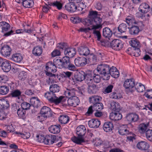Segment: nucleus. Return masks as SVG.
I'll return each mask as SVG.
<instances>
[{
    "mask_svg": "<svg viewBox=\"0 0 152 152\" xmlns=\"http://www.w3.org/2000/svg\"><path fill=\"white\" fill-rule=\"evenodd\" d=\"M80 102L79 99L76 96L69 97L67 100L68 105L74 107L78 105Z\"/></svg>",
    "mask_w": 152,
    "mask_h": 152,
    "instance_id": "nucleus-11",
    "label": "nucleus"
},
{
    "mask_svg": "<svg viewBox=\"0 0 152 152\" xmlns=\"http://www.w3.org/2000/svg\"><path fill=\"white\" fill-rule=\"evenodd\" d=\"M21 94V92L20 90L17 89L12 91L11 94V95L12 97H18V99H19Z\"/></svg>",
    "mask_w": 152,
    "mask_h": 152,
    "instance_id": "nucleus-53",
    "label": "nucleus"
},
{
    "mask_svg": "<svg viewBox=\"0 0 152 152\" xmlns=\"http://www.w3.org/2000/svg\"><path fill=\"white\" fill-rule=\"evenodd\" d=\"M74 62L76 66H83L86 64L87 59L83 57H77L75 59Z\"/></svg>",
    "mask_w": 152,
    "mask_h": 152,
    "instance_id": "nucleus-15",
    "label": "nucleus"
},
{
    "mask_svg": "<svg viewBox=\"0 0 152 152\" xmlns=\"http://www.w3.org/2000/svg\"><path fill=\"white\" fill-rule=\"evenodd\" d=\"M97 88L96 85L94 84L88 85V91L90 94H94L96 93Z\"/></svg>",
    "mask_w": 152,
    "mask_h": 152,
    "instance_id": "nucleus-38",
    "label": "nucleus"
},
{
    "mask_svg": "<svg viewBox=\"0 0 152 152\" xmlns=\"http://www.w3.org/2000/svg\"><path fill=\"white\" fill-rule=\"evenodd\" d=\"M6 129L8 133L13 132V134H14V132H15L14 131L15 130V128L12 124L7 126Z\"/></svg>",
    "mask_w": 152,
    "mask_h": 152,
    "instance_id": "nucleus-64",
    "label": "nucleus"
},
{
    "mask_svg": "<svg viewBox=\"0 0 152 152\" xmlns=\"http://www.w3.org/2000/svg\"><path fill=\"white\" fill-rule=\"evenodd\" d=\"M129 31L132 35H135L137 34L140 32V28L135 25H133L129 28Z\"/></svg>",
    "mask_w": 152,
    "mask_h": 152,
    "instance_id": "nucleus-39",
    "label": "nucleus"
},
{
    "mask_svg": "<svg viewBox=\"0 0 152 152\" xmlns=\"http://www.w3.org/2000/svg\"><path fill=\"white\" fill-rule=\"evenodd\" d=\"M135 86V82L134 79L132 78L127 79L125 81L124 86L125 89L130 90L132 88Z\"/></svg>",
    "mask_w": 152,
    "mask_h": 152,
    "instance_id": "nucleus-14",
    "label": "nucleus"
},
{
    "mask_svg": "<svg viewBox=\"0 0 152 152\" xmlns=\"http://www.w3.org/2000/svg\"><path fill=\"white\" fill-rule=\"evenodd\" d=\"M71 71H75L77 69L76 67L72 63L71 61L68 64L67 66L65 68Z\"/></svg>",
    "mask_w": 152,
    "mask_h": 152,
    "instance_id": "nucleus-55",
    "label": "nucleus"
},
{
    "mask_svg": "<svg viewBox=\"0 0 152 152\" xmlns=\"http://www.w3.org/2000/svg\"><path fill=\"white\" fill-rule=\"evenodd\" d=\"M1 66L2 69L5 72L9 71L11 69V66L9 61L6 60H4L2 61Z\"/></svg>",
    "mask_w": 152,
    "mask_h": 152,
    "instance_id": "nucleus-19",
    "label": "nucleus"
},
{
    "mask_svg": "<svg viewBox=\"0 0 152 152\" xmlns=\"http://www.w3.org/2000/svg\"><path fill=\"white\" fill-rule=\"evenodd\" d=\"M111 75L112 77L117 78H118L119 75V73L117 69L115 67L112 66L110 70L109 76Z\"/></svg>",
    "mask_w": 152,
    "mask_h": 152,
    "instance_id": "nucleus-27",
    "label": "nucleus"
},
{
    "mask_svg": "<svg viewBox=\"0 0 152 152\" xmlns=\"http://www.w3.org/2000/svg\"><path fill=\"white\" fill-rule=\"evenodd\" d=\"M102 99V97L98 95H93L90 97L89 98V102L94 105L99 102Z\"/></svg>",
    "mask_w": 152,
    "mask_h": 152,
    "instance_id": "nucleus-23",
    "label": "nucleus"
},
{
    "mask_svg": "<svg viewBox=\"0 0 152 152\" xmlns=\"http://www.w3.org/2000/svg\"><path fill=\"white\" fill-rule=\"evenodd\" d=\"M123 43L120 39H115L112 41L110 43L111 47L114 50L118 51L123 47Z\"/></svg>",
    "mask_w": 152,
    "mask_h": 152,
    "instance_id": "nucleus-9",
    "label": "nucleus"
},
{
    "mask_svg": "<svg viewBox=\"0 0 152 152\" xmlns=\"http://www.w3.org/2000/svg\"><path fill=\"white\" fill-rule=\"evenodd\" d=\"M97 12L96 11H91L90 12L89 16V17L88 19L92 18L94 19L95 17H98Z\"/></svg>",
    "mask_w": 152,
    "mask_h": 152,
    "instance_id": "nucleus-61",
    "label": "nucleus"
},
{
    "mask_svg": "<svg viewBox=\"0 0 152 152\" xmlns=\"http://www.w3.org/2000/svg\"><path fill=\"white\" fill-rule=\"evenodd\" d=\"M100 122L98 119H92L88 122L89 126L91 128H96L99 126Z\"/></svg>",
    "mask_w": 152,
    "mask_h": 152,
    "instance_id": "nucleus-21",
    "label": "nucleus"
},
{
    "mask_svg": "<svg viewBox=\"0 0 152 152\" xmlns=\"http://www.w3.org/2000/svg\"><path fill=\"white\" fill-rule=\"evenodd\" d=\"M34 5L33 0H25L23 3V6L25 7H30Z\"/></svg>",
    "mask_w": 152,
    "mask_h": 152,
    "instance_id": "nucleus-52",
    "label": "nucleus"
},
{
    "mask_svg": "<svg viewBox=\"0 0 152 152\" xmlns=\"http://www.w3.org/2000/svg\"><path fill=\"white\" fill-rule=\"evenodd\" d=\"M33 53L36 56H40L42 53V47L38 46L34 48L32 50Z\"/></svg>",
    "mask_w": 152,
    "mask_h": 152,
    "instance_id": "nucleus-46",
    "label": "nucleus"
},
{
    "mask_svg": "<svg viewBox=\"0 0 152 152\" xmlns=\"http://www.w3.org/2000/svg\"><path fill=\"white\" fill-rule=\"evenodd\" d=\"M150 7L146 3H142L140 6L139 8V11L141 12L145 13L149 11Z\"/></svg>",
    "mask_w": 152,
    "mask_h": 152,
    "instance_id": "nucleus-30",
    "label": "nucleus"
},
{
    "mask_svg": "<svg viewBox=\"0 0 152 152\" xmlns=\"http://www.w3.org/2000/svg\"><path fill=\"white\" fill-rule=\"evenodd\" d=\"M31 105L30 104L25 102H22L21 104V108L25 110L29 109Z\"/></svg>",
    "mask_w": 152,
    "mask_h": 152,
    "instance_id": "nucleus-58",
    "label": "nucleus"
},
{
    "mask_svg": "<svg viewBox=\"0 0 152 152\" xmlns=\"http://www.w3.org/2000/svg\"><path fill=\"white\" fill-rule=\"evenodd\" d=\"M118 132L121 135H128L130 133L127 130L126 126L124 125L121 126L119 129Z\"/></svg>",
    "mask_w": 152,
    "mask_h": 152,
    "instance_id": "nucleus-40",
    "label": "nucleus"
},
{
    "mask_svg": "<svg viewBox=\"0 0 152 152\" xmlns=\"http://www.w3.org/2000/svg\"><path fill=\"white\" fill-rule=\"evenodd\" d=\"M76 91V90L74 88L67 89L65 91V93L66 96L69 98L72 96H76L75 95Z\"/></svg>",
    "mask_w": 152,
    "mask_h": 152,
    "instance_id": "nucleus-42",
    "label": "nucleus"
},
{
    "mask_svg": "<svg viewBox=\"0 0 152 152\" xmlns=\"http://www.w3.org/2000/svg\"><path fill=\"white\" fill-rule=\"evenodd\" d=\"M86 127L83 125H80L78 126L76 128V134L79 137H72L71 140L74 142L78 144L84 145L86 143V141L82 137L84 136L86 132Z\"/></svg>",
    "mask_w": 152,
    "mask_h": 152,
    "instance_id": "nucleus-2",
    "label": "nucleus"
},
{
    "mask_svg": "<svg viewBox=\"0 0 152 152\" xmlns=\"http://www.w3.org/2000/svg\"><path fill=\"white\" fill-rule=\"evenodd\" d=\"M118 29L119 32L121 33H124L127 31V26L126 24L122 23L119 26Z\"/></svg>",
    "mask_w": 152,
    "mask_h": 152,
    "instance_id": "nucleus-51",
    "label": "nucleus"
},
{
    "mask_svg": "<svg viewBox=\"0 0 152 152\" xmlns=\"http://www.w3.org/2000/svg\"><path fill=\"white\" fill-rule=\"evenodd\" d=\"M9 91V86H2L0 87V94L5 95L7 94Z\"/></svg>",
    "mask_w": 152,
    "mask_h": 152,
    "instance_id": "nucleus-48",
    "label": "nucleus"
},
{
    "mask_svg": "<svg viewBox=\"0 0 152 152\" xmlns=\"http://www.w3.org/2000/svg\"><path fill=\"white\" fill-rule=\"evenodd\" d=\"M137 148L141 150H146L149 148L148 144L145 141H141L139 142L137 144Z\"/></svg>",
    "mask_w": 152,
    "mask_h": 152,
    "instance_id": "nucleus-20",
    "label": "nucleus"
},
{
    "mask_svg": "<svg viewBox=\"0 0 152 152\" xmlns=\"http://www.w3.org/2000/svg\"><path fill=\"white\" fill-rule=\"evenodd\" d=\"M30 103L31 105L37 107L39 105L40 101L37 97H32L30 99Z\"/></svg>",
    "mask_w": 152,
    "mask_h": 152,
    "instance_id": "nucleus-37",
    "label": "nucleus"
},
{
    "mask_svg": "<svg viewBox=\"0 0 152 152\" xmlns=\"http://www.w3.org/2000/svg\"><path fill=\"white\" fill-rule=\"evenodd\" d=\"M56 142V137L55 135H47L45 139V144L50 145Z\"/></svg>",
    "mask_w": 152,
    "mask_h": 152,
    "instance_id": "nucleus-12",
    "label": "nucleus"
},
{
    "mask_svg": "<svg viewBox=\"0 0 152 152\" xmlns=\"http://www.w3.org/2000/svg\"><path fill=\"white\" fill-rule=\"evenodd\" d=\"M27 77V74L24 71L20 72L18 76L19 79L21 80H25Z\"/></svg>",
    "mask_w": 152,
    "mask_h": 152,
    "instance_id": "nucleus-57",
    "label": "nucleus"
},
{
    "mask_svg": "<svg viewBox=\"0 0 152 152\" xmlns=\"http://www.w3.org/2000/svg\"><path fill=\"white\" fill-rule=\"evenodd\" d=\"M14 108H15L17 110V114L18 116L20 118H23L25 116L26 114L25 110L22 108L17 109V106L15 105L14 107Z\"/></svg>",
    "mask_w": 152,
    "mask_h": 152,
    "instance_id": "nucleus-45",
    "label": "nucleus"
},
{
    "mask_svg": "<svg viewBox=\"0 0 152 152\" xmlns=\"http://www.w3.org/2000/svg\"><path fill=\"white\" fill-rule=\"evenodd\" d=\"M135 87L136 90L139 92H142L145 89L144 86L140 83H137Z\"/></svg>",
    "mask_w": 152,
    "mask_h": 152,
    "instance_id": "nucleus-49",
    "label": "nucleus"
},
{
    "mask_svg": "<svg viewBox=\"0 0 152 152\" xmlns=\"http://www.w3.org/2000/svg\"><path fill=\"white\" fill-rule=\"evenodd\" d=\"M60 89V87L59 86L56 84H52L50 86V91L53 93L58 92Z\"/></svg>",
    "mask_w": 152,
    "mask_h": 152,
    "instance_id": "nucleus-44",
    "label": "nucleus"
},
{
    "mask_svg": "<svg viewBox=\"0 0 152 152\" xmlns=\"http://www.w3.org/2000/svg\"><path fill=\"white\" fill-rule=\"evenodd\" d=\"M51 6L56 7L58 10H60L62 7V4L59 1H54L51 3Z\"/></svg>",
    "mask_w": 152,
    "mask_h": 152,
    "instance_id": "nucleus-59",
    "label": "nucleus"
},
{
    "mask_svg": "<svg viewBox=\"0 0 152 152\" xmlns=\"http://www.w3.org/2000/svg\"><path fill=\"white\" fill-rule=\"evenodd\" d=\"M63 75L65 78L68 79V81L72 85H74L76 83V81L73 77L72 72L69 71L64 72Z\"/></svg>",
    "mask_w": 152,
    "mask_h": 152,
    "instance_id": "nucleus-13",
    "label": "nucleus"
},
{
    "mask_svg": "<svg viewBox=\"0 0 152 152\" xmlns=\"http://www.w3.org/2000/svg\"><path fill=\"white\" fill-rule=\"evenodd\" d=\"M65 7L67 11L71 12H75L77 9V7L73 3H68L65 6Z\"/></svg>",
    "mask_w": 152,
    "mask_h": 152,
    "instance_id": "nucleus-31",
    "label": "nucleus"
},
{
    "mask_svg": "<svg viewBox=\"0 0 152 152\" xmlns=\"http://www.w3.org/2000/svg\"><path fill=\"white\" fill-rule=\"evenodd\" d=\"M93 74V73L91 72H89L86 74L84 80L85 83L88 86L94 84Z\"/></svg>",
    "mask_w": 152,
    "mask_h": 152,
    "instance_id": "nucleus-16",
    "label": "nucleus"
},
{
    "mask_svg": "<svg viewBox=\"0 0 152 152\" xmlns=\"http://www.w3.org/2000/svg\"><path fill=\"white\" fill-rule=\"evenodd\" d=\"M112 34V31L109 28L106 27L103 29L102 35L105 38L109 39Z\"/></svg>",
    "mask_w": 152,
    "mask_h": 152,
    "instance_id": "nucleus-26",
    "label": "nucleus"
},
{
    "mask_svg": "<svg viewBox=\"0 0 152 152\" xmlns=\"http://www.w3.org/2000/svg\"><path fill=\"white\" fill-rule=\"evenodd\" d=\"M14 134H17L18 136L24 139H27L30 136V134L29 132H16Z\"/></svg>",
    "mask_w": 152,
    "mask_h": 152,
    "instance_id": "nucleus-36",
    "label": "nucleus"
},
{
    "mask_svg": "<svg viewBox=\"0 0 152 152\" xmlns=\"http://www.w3.org/2000/svg\"><path fill=\"white\" fill-rule=\"evenodd\" d=\"M102 20L101 18L99 16L94 18V19H87L85 20L84 24L86 26H89L92 25L90 27L80 28L78 31L81 32L86 33L91 29H100L102 28Z\"/></svg>",
    "mask_w": 152,
    "mask_h": 152,
    "instance_id": "nucleus-1",
    "label": "nucleus"
},
{
    "mask_svg": "<svg viewBox=\"0 0 152 152\" xmlns=\"http://www.w3.org/2000/svg\"><path fill=\"white\" fill-rule=\"evenodd\" d=\"M78 51L79 54L83 56L88 55L90 53V50L86 47H80L78 48Z\"/></svg>",
    "mask_w": 152,
    "mask_h": 152,
    "instance_id": "nucleus-24",
    "label": "nucleus"
},
{
    "mask_svg": "<svg viewBox=\"0 0 152 152\" xmlns=\"http://www.w3.org/2000/svg\"><path fill=\"white\" fill-rule=\"evenodd\" d=\"M0 27L1 29V32L4 33V36L7 37L11 35L14 34V31L12 30L7 32L10 28V25L7 22L4 21H2L0 22Z\"/></svg>",
    "mask_w": 152,
    "mask_h": 152,
    "instance_id": "nucleus-8",
    "label": "nucleus"
},
{
    "mask_svg": "<svg viewBox=\"0 0 152 152\" xmlns=\"http://www.w3.org/2000/svg\"><path fill=\"white\" fill-rule=\"evenodd\" d=\"M113 86L111 85L108 86L103 91L104 94H108L112 92Z\"/></svg>",
    "mask_w": 152,
    "mask_h": 152,
    "instance_id": "nucleus-63",
    "label": "nucleus"
},
{
    "mask_svg": "<svg viewBox=\"0 0 152 152\" xmlns=\"http://www.w3.org/2000/svg\"><path fill=\"white\" fill-rule=\"evenodd\" d=\"M145 136L148 141L152 142V130H147L145 132Z\"/></svg>",
    "mask_w": 152,
    "mask_h": 152,
    "instance_id": "nucleus-54",
    "label": "nucleus"
},
{
    "mask_svg": "<svg viewBox=\"0 0 152 152\" xmlns=\"http://www.w3.org/2000/svg\"><path fill=\"white\" fill-rule=\"evenodd\" d=\"M93 29L94 30L93 33L94 36L97 38V40H98L100 41L101 37V35L99 31L96 30L97 29Z\"/></svg>",
    "mask_w": 152,
    "mask_h": 152,
    "instance_id": "nucleus-60",
    "label": "nucleus"
},
{
    "mask_svg": "<svg viewBox=\"0 0 152 152\" xmlns=\"http://www.w3.org/2000/svg\"><path fill=\"white\" fill-rule=\"evenodd\" d=\"M110 67L109 66L105 64L99 65L97 68L96 70L98 73L101 75L104 80H107L110 77L109 76Z\"/></svg>",
    "mask_w": 152,
    "mask_h": 152,
    "instance_id": "nucleus-3",
    "label": "nucleus"
},
{
    "mask_svg": "<svg viewBox=\"0 0 152 152\" xmlns=\"http://www.w3.org/2000/svg\"><path fill=\"white\" fill-rule=\"evenodd\" d=\"M0 53L4 57H9L12 53V49L8 45H4L1 49Z\"/></svg>",
    "mask_w": 152,
    "mask_h": 152,
    "instance_id": "nucleus-10",
    "label": "nucleus"
},
{
    "mask_svg": "<svg viewBox=\"0 0 152 152\" xmlns=\"http://www.w3.org/2000/svg\"><path fill=\"white\" fill-rule=\"evenodd\" d=\"M40 113V114L37 117V119L41 121L49 117L51 114V110L49 107L43 106L41 108Z\"/></svg>",
    "mask_w": 152,
    "mask_h": 152,
    "instance_id": "nucleus-7",
    "label": "nucleus"
},
{
    "mask_svg": "<svg viewBox=\"0 0 152 152\" xmlns=\"http://www.w3.org/2000/svg\"><path fill=\"white\" fill-rule=\"evenodd\" d=\"M113 128V126L112 122H105L103 126L104 130L106 132H110Z\"/></svg>",
    "mask_w": 152,
    "mask_h": 152,
    "instance_id": "nucleus-29",
    "label": "nucleus"
},
{
    "mask_svg": "<svg viewBox=\"0 0 152 152\" xmlns=\"http://www.w3.org/2000/svg\"><path fill=\"white\" fill-rule=\"evenodd\" d=\"M44 96L49 102L54 103L56 104H58L64 102V97L62 96H61L59 97H57L54 93L50 91L45 93Z\"/></svg>",
    "mask_w": 152,
    "mask_h": 152,
    "instance_id": "nucleus-4",
    "label": "nucleus"
},
{
    "mask_svg": "<svg viewBox=\"0 0 152 152\" xmlns=\"http://www.w3.org/2000/svg\"><path fill=\"white\" fill-rule=\"evenodd\" d=\"M10 105L8 101L3 99H0V108L1 109H7Z\"/></svg>",
    "mask_w": 152,
    "mask_h": 152,
    "instance_id": "nucleus-35",
    "label": "nucleus"
},
{
    "mask_svg": "<svg viewBox=\"0 0 152 152\" xmlns=\"http://www.w3.org/2000/svg\"><path fill=\"white\" fill-rule=\"evenodd\" d=\"M57 67V66L54 62V59L53 60V63L52 61H50L46 64V70L45 71L47 75L50 76V78H49V80L50 81L52 79V77L53 76H55L54 74H52V73H54L56 72Z\"/></svg>",
    "mask_w": 152,
    "mask_h": 152,
    "instance_id": "nucleus-5",
    "label": "nucleus"
},
{
    "mask_svg": "<svg viewBox=\"0 0 152 152\" xmlns=\"http://www.w3.org/2000/svg\"><path fill=\"white\" fill-rule=\"evenodd\" d=\"M71 61L69 57L65 56L61 59H54V62L57 67L60 69L65 68Z\"/></svg>",
    "mask_w": 152,
    "mask_h": 152,
    "instance_id": "nucleus-6",
    "label": "nucleus"
},
{
    "mask_svg": "<svg viewBox=\"0 0 152 152\" xmlns=\"http://www.w3.org/2000/svg\"><path fill=\"white\" fill-rule=\"evenodd\" d=\"M85 75L86 74L83 71H81L77 74L75 76L74 79L75 81L76 80L81 82L85 80Z\"/></svg>",
    "mask_w": 152,
    "mask_h": 152,
    "instance_id": "nucleus-34",
    "label": "nucleus"
},
{
    "mask_svg": "<svg viewBox=\"0 0 152 152\" xmlns=\"http://www.w3.org/2000/svg\"><path fill=\"white\" fill-rule=\"evenodd\" d=\"M88 59L92 64L95 63L97 60L96 56L93 54H90L88 55Z\"/></svg>",
    "mask_w": 152,
    "mask_h": 152,
    "instance_id": "nucleus-56",
    "label": "nucleus"
},
{
    "mask_svg": "<svg viewBox=\"0 0 152 152\" xmlns=\"http://www.w3.org/2000/svg\"><path fill=\"white\" fill-rule=\"evenodd\" d=\"M130 45L134 48H139L140 42L136 39H132L129 41Z\"/></svg>",
    "mask_w": 152,
    "mask_h": 152,
    "instance_id": "nucleus-43",
    "label": "nucleus"
},
{
    "mask_svg": "<svg viewBox=\"0 0 152 152\" xmlns=\"http://www.w3.org/2000/svg\"><path fill=\"white\" fill-rule=\"evenodd\" d=\"M64 54L66 56L69 58H72L74 57L76 54V49L74 48H67L64 50Z\"/></svg>",
    "mask_w": 152,
    "mask_h": 152,
    "instance_id": "nucleus-17",
    "label": "nucleus"
},
{
    "mask_svg": "<svg viewBox=\"0 0 152 152\" xmlns=\"http://www.w3.org/2000/svg\"><path fill=\"white\" fill-rule=\"evenodd\" d=\"M110 118L112 120L118 121L121 119L122 115L119 112H116V113L112 112L110 114Z\"/></svg>",
    "mask_w": 152,
    "mask_h": 152,
    "instance_id": "nucleus-25",
    "label": "nucleus"
},
{
    "mask_svg": "<svg viewBox=\"0 0 152 152\" xmlns=\"http://www.w3.org/2000/svg\"><path fill=\"white\" fill-rule=\"evenodd\" d=\"M93 108L96 111H100L103 109V105L102 103L99 102L93 105Z\"/></svg>",
    "mask_w": 152,
    "mask_h": 152,
    "instance_id": "nucleus-50",
    "label": "nucleus"
},
{
    "mask_svg": "<svg viewBox=\"0 0 152 152\" xmlns=\"http://www.w3.org/2000/svg\"><path fill=\"white\" fill-rule=\"evenodd\" d=\"M58 120L61 124H65L68 122L69 120V118L66 115L62 114L60 116Z\"/></svg>",
    "mask_w": 152,
    "mask_h": 152,
    "instance_id": "nucleus-33",
    "label": "nucleus"
},
{
    "mask_svg": "<svg viewBox=\"0 0 152 152\" xmlns=\"http://www.w3.org/2000/svg\"><path fill=\"white\" fill-rule=\"evenodd\" d=\"M93 77L94 81L96 83H99L101 80V77L98 74H93Z\"/></svg>",
    "mask_w": 152,
    "mask_h": 152,
    "instance_id": "nucleus-62",
    "label": "nucleus"
},
{
    "mask_svg": "<svg viewBox=\"0 0 152 152\" xmlns=\"http://www.w3.org/2000/svg\"><path fill=\"white\" fill-rule=\"evenodd\" d=\"M148 123L145 124L144 123L140 124L139 126L138 130L140 132L143 133L145 131L148 125Z\"/></svg>",
    "mask_w": 152,
    "mask_h": 152,
    "instance_id": "nucleus-47",
    "label": "nucleus"
},
{
    "mask_svg": "<svg viewBox=\"0 0 152 152\" xmlns=\"http://www.w3.org/2000/svg\"><path fill=\"white\" fill-rule=\"evenodd\" d=\"M11 59L15 62L20 63L22 60L23 57L20 54L16 53L12 55Z\"/></svg>",
    "mask_w": 152,
    "mask_h": 152,
    "instance_id": "nucleus-32",
    "label": "nucleus"
},
{
    "mask_svg": "<svg viewBox=\"0 0 152 152\" xmlns=\"http://www.w3.org/2000/svg\"><path fill=\"white\" fill-rule=\"evenodd\" d=\"M61 126L58 125H52L50 126L48 129L49 132L54 134H57L60 132Z\"/></svg>",
    "mask_w": 152,
    "mask_h": 152,
    "instance_id": "nucleus-22",
    "label": "nucleus"
},
{
    "mask_svg": "<svg viewBox=\"0 0 152 152\" xmlns=\"http://www.w3.org/2000/svg\"><path fill=\"white\" fill-rule=\"evenodd\" d=\"M110 109L114 111L119 112L121 110L120 104L118 102H112L110 103Z\"/></svg>",
    "mask_w": 152,
    "mask_h": 152,
    "instance_id": "nucleus-28",
    "label": "nucleus"
},
{
    "mask_svg": "<svg viewBox=\"0 0 152 152\" xmlns=\"http://www.w3.org/2000/svg\"><path fill=\"white\" fill-rule=\"evenodd\" d=\"M126 118L129 122H135L139 120V117L136 114L131 113L127 115L126 117Z\"/></svg>",
    "mask_w": 152,
    "mask_h": 152,
    "instance_id": "nucleus-18",
    "label": "nucleus"
},
{
    "mask_svg": "<svg viewBox=\"0 0 152 152\" xmlns=\"http://www.w3.org/2000/svg\"><path fill=\"white\" fill-rule=\"evenodd\" d=\"M126 21L129 26L132 25L136 23L134 16L132 15H130L127 16L126 18Z\"/></svg>",
    "mask_w": 152,
    "mask_h": 152,
    "instance_id": "nucleus-41",
    "label": "nucleus"
}]
</instances>
